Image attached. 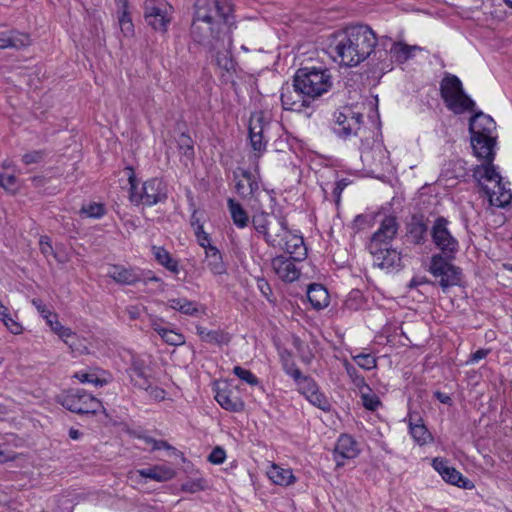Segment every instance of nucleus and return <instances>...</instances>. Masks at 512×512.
I'll use <instances>...</instances> for the list:
<instances>
[{"mask_svg":"<svg viewBox=\"0 0 512 512\" xmlns=\"http://www.w3.org/2000/svg\"><path fill=\"white\" fill-rule=\"evenodd\" d=\"M332 88V77L326 67H300L292 77V83L281 87L280 100L284 110L301 112L317 97Z\"/></svg>","mask_w":512,"mask_h":512,"instance_id":"nucleus-1","label":"nucleus"},{"mask_svg":"<svg viewBox=\"0 0 512 512\" xmlns=\"http://www.w3.org/2000/svg\"><path fill=\"white\" fill-rule=\"evenodd\" d=\"M440 96L446 108L454 114L471 112L468 123L471 147L474 156L480 159V130L475 129L480 110L475 109V101L465 92L461 80L450 73L445 74L440 82Z\"/></svg>","mask_w":512,"mask_h":512,"instance_id":"nucleus-2","label":"nucleus"},{"mask_svg":"<svg viewBox=\"0 0 512 512\" xmlns=\"http://www.w3.org/2000/svg\"><path fill=\"white\" fill-rule=\"evenodd\" d=\"M343 34L334 50L346 67H355L365 61L373 51L372 43H376L375 32L369 25L358 23L347 26Z\"/></svg>","mask_w":512,"mask_h":512,"instance_id":"nucleus-3","label":"nucleus"},{"mask_svg":"<svg viewBox=\"0 0 512 512\" xmlns=\"http://www.w3.org/2000/svg\"><path fill=\"white\" fill-rule=\"evenodd\" d=\"M497 125L494 119L482 112V179L490 184L503 181L498 167L493 164L496 156Z\"/></svg>","mask_w":512,"mask_h":512,"instance_id":"nucleus-4","label":"nucleus"},{"mask_svg":"<svg viewBox=\"0 0 512 512\" xmlns=\"http://www.w3.org/2000/svg\"><path fill=\"white\" fill-rule=\"evenodd\" d=\"M399 223L395 215H385L380 226L369 238L366 249L371 255L382 254L383 248L389 245L397 237Z\"/></svg>","mask_w":512,"mask_h":512,"instance_id":"nucleus-5","label":"nucleus"},{"mask_svg":"<svg viewBox=\"0 0 512 512\" xmlns=\"http://www.w3.org/2000/svg\"><path fill=\"white\" fill-rule=\"evenodd\" d=\"M440 177L446 179H460L463 182L473 180L475 188L480 193V165H475L473 169L467 167L464 159L449 160L443 165Z\"/></svg>","mask_w":512,"mask_h":512,"instance_id":"nucleus-6","label":"nucleus"},{"mask_svg":"<svg viewBox=\"0 0 512 512\" xmlns=\"http://www.w3.org/2000/svg\"><path fill=\"white\" fill-rule=\"evenodd\" d=\"M448 223L445 217H437L430 230L431 239L435 247L440 251L457 253L459 247L458 241L450 233L447 227Z\"/></svg>","mask_w":512,"mask_h":512,"instance_id":"nucleus-7","label":"nucleus"},{"mask_svg":"<svg viewBox=\"0 0 512 512\" xmlns=\"http://www.w3.org/2000/svg\"><path fill=\"white\" fill-rule=\"evenodd\" d=\"M482 193L485 194L489 204L486 208V214H493L494 207L505 208L512 202V191L506 187V183L503 181L492 185L482 184Z\"/></svg>","mask_w":512,"mask_h":512,"instance_id":"nucleus-8","label":"nucleus"},{"mask_svg":"<svg viewBox=\"0 0 512 512\" xmlns=\"http://www.w3.org/2000/svg\"><path fill=\"white\" fill-rule=\"evenodd\" d=\"M432 466L448 484H452L463 489H471L474 487L472 481L464 477L462 473L454 467L450 466L447 459L436 457L432 461Z\"/></svg>","mask_w":512,"mask_h":512,"instance_id":"nucleus-9","label":"nucleus"},{"mask_svg":"<svg viewBox=\"0 0 512 512\" xmlns=\"http://www.w3.org/2000/svg\"><path fill=\"white\" fill-rule=\"evenodd\" d=\"M230 381H223V387L219 381L213 383L212 390L215 392V400L225 410L233 413L243 412L245 402L238 396H232V390L229 388Z\"/></svg>","mask_w":512,"mask_h":512,"instance_id":"nucleus-10","label":"nucleus"},{"mask_svg":"<svg viewBox=\"0 0 512 512\" xmlns=\"http://www.w3.org/2000/svg\"><path fill=\"white\" fill-rule=\"evenodd\" d=\"M429 219L421 212L413 213L405 224V237L413 245H423L427 241Z\"/></svg>","mask_w":512,"mask_h":512,"instance_id":"nucleus-11","label":"nucleus"},{"mask_svg":"<svg viewBox=\"0 0 512 512\" xmlns=\"http://www.w3.org/2000/svg\"><path fill=\"white\" fill-rule=\"evenodd\" d=\"M360 453L358 443L353 436L343 433L339 436L333 449V458L337 467L344 465V461L356 458Z\"/></svg>","mask_w":512,"mask_h":512,"instance_id":"nucleus-12","label":"nucleus"},{"mask_svg":"<svg viewBox=\"0 0 512 512\" xmlns=\"http://www.w3.org/2000/svg\"><path fill=\"white\" fill-rule=\"evenodd\" d=\"M222 23L211 24L208 27L211 40L206 41L208 45V50L210 53H218V50H231L232 49V35L230 28H223Z\"/></svg>","mask_w":512,"mask_h":512,"instance_id":"nucleus-13","label":"nucleus"},{"mask_svg":"<svg viewBox=\"0 0 512 512\" xmlns=\"http://www.w3.org/2000/svg\"><path fill=\"white\" fill-rule=\"evenodd\" d=\"M86 398L85 389L69 388L57 394L55 396V402L63 406L66 410L79 415V413L85 412V410L82 409V404Z\"/></svg>","mask_w":512,"mask_h":512,"instance_id":"nucleus-14","label":"nucleus"},{"mask_svg":"<svg viewBox=\"0 0 512 512\" xmlns=\"http://www.w3.org/2000/svg\"><path fill=\"white\" fill-rule=\"evenodd\" d=\"M506 18L501 0H486L482 3V27L495 29Z\"/></svg>","mask_w":512,"mask_h":512,"instance_id":"nucleus-15","label":"nucleus"},{"mask_svg":"<svg viewBox=\"0 0 512 512\" xmlns=\"http://www.w3.org/2000/svg\"><path fill=\"white\" fill-rule=\"evenodd\" d=\"M290 258L277 255L272 259V267L279 278L285 283H292L300 278L301 271Z\"/></svg>","mask_w":512,"mask_h":512,"instance_id":"nucleus-16","label":"nucleus"},{"mask_svg":"<svg viewBox=\"0 0 512 512\" xmlns=\"http://www.w3.org/2000/svg\"><path fill=\"white\" fill-rule=\"evenodd\" d=\"M144 19L153 30L166 33L171 22V17L159 6H150L145 3Z\"/></svg>","mask_w":512,"mask_h":512,"instance_id":"nucleus-17","label":"nucleus"},{"mask_svg":"<svg viewBox=\"0 0 512 512\" xmlns=\"http://www.w3.org/2000/svg\"><path fill=\"white\" fill-rule=\"evenodd\" d=\"M248 140L252 150L255 152L254 154V171L260 177L259 171V159L266 152L267 148V139L264 136L262 131H257V126H253L252 119L249 120L248 125Z\"/></svg>","mask_w":512,"mask_h":512,"instance_id":"nucleus-18","label":"nucleus"},{"mask_svg":"<svg viewBox=\"0 0 512 512\" xmlns=\"http://www.w3.org/2000/svg\"><path fill=\"white\" fill-rule=\"evenodd\" d=\"M456 258V253L448 251H440L431 256L428 265H424V269L428 271L433 277L438 278L440 274L446 269H452L453 260Z\"/></svg>","mask_w":512,"mask_h":512,"instance_id":"nucleus-19","label":"nucleus"},{"mask_svg":"<svg viewBox=\"0 0 512 512\" xmlns=\"http://www.w3.org/2000/svg\"><path fill=\"white\" fill-rule=\"evenodd\" d=\"M382 248V254L372 255L379 261L377 262V266L381 269L402 270L404 268V264L402 262L401 251L397 250V248H393L392 243Z\"/></svg>","mask_w":512,"mask_h":512,"instance_id":"nucleus-20","label":"nucleus"},{"mask_svg":"<svg viewBox=\"0 0 512 512\" xmlns=\"http://www.w3.org/2000/svg\"><path fill=\"white\" fill-rule=\"evenodd\" d=\"M306 297L311 306L319 311L330 303V295L327 288L320 283H310L307 286Z\"/></svg>","mask_w":512,"mask_h":512,"instance_id":"nucleus-21","label":"nucleus"},{"mask_svg":"<svg viewBox=\"0 0 512 512\" xmlns=\"http://www.w3.org/2000/svg\"><path fill=\"white\" fill-rule=\"evenodd\" d=\"M139 476L156 482H166L176 477V471L166 465L156 464L137 470Z\"/></svg>","mask_w":512,"mask_h":512,"instance_id":"nucleus-22","label":"nucleus"},{"mask_svg":"<svg viewBox=\"0 0 512 512\" xmlns=\"http://www.w3.org/2000/svg\"><path fill=\"white\" fill-rule=\"evenodd\" d=\"M33 188L38 189L42 195L52 196L59 192L61 181L58 178L45 175H34L29 178Z\"/></svg>","mask_w":512,"mask_h":512,"instance_id":"nucleus-23","label":"nucleus"},{"mask_svg":"<svg viewBox=\"0 0 512 512\" xmlns=\"http://www.w3.org/2000/svg\"><path fill=\"white\" fill-rule=\"evenodd\" d=\"M282 249L290 255L288 258L295 262L304 261L308 256V248L302 235L294 234L291 240L285 241Z\"/></svg>","mask_w":512,"mask_h":512,"instance_id":"nucleus-24","label":"nucleus"},{"mask_svg":"<svg viewBox=\"0 0 512 512\" xmlns=\"http://www.w3.org/2000/svg\"><path fill=\"white\" fill-rule=\"evenodd\" d=\"M149 187L150 197L148 199V206H154L158 203H164L168 199V186L167 183L158 177L147 180Z\"/></svg>","mask_w":512,"mask_h":512,"instance_id":"nucleus-25","label":"nucleus"},{"mask_svg":"<svg viewBox=\"0 0 512 512\" xmlns=\"http://www.w3.org/2000/svg\"><path fill=\"white\" fill-rule=\"evenodd\" d=\"M212 2V10H215L217 16L221 19L222 24L226 27L235 25L233 0H210Z\"/></svg>","mask_w":512,"mask_h":512,"instance_id":"nucleus-26","label":"nucleus"},{"mask_svg":"<svg viewBox=\"0 0 512 512\" xmlns=\"http://www.w3.org/2000/svg\"><path fill=\"white\" fill-rule=\"evenodd\" d=\"M350 113H352V107L349 106H345L342 111L334 113L335 124H337L339 128L333 127V131L340 138L347 139L354 134V127L348 121Z\"/></svg>","mask_w":512,"mask_h":512,"instance_id":"nucleus-27","label":"nucleus"},{"mask_svg":"<svg viewBox=\"0 0 512 512\" xmlns=\"http://www.w3.org/2000/svg\"><path fill=\"white\" fill-rule=\"evenodd\" d=\"M108 276L121 285H133L139 282L137 268H126L122 265H113V271Z\"/></svg>","mask_w":512,"mask_h":512,"instance_id":"nucleus-28","label":"nucleus"},{"mask_svg":"<svg viewBox=\"0 0 512 512\" xmlns=\"http://www.w3.org/2000/svg\"><path fill=\"white\" fill-rule=\"evenodd\" d=\"M439 280H435L437 286L441 287L442 291L446 293L449 288L457 285H461L462 269L458 266H453L452 269L444 270Z\"/></svg>","mask_w":512,"mask_h":512,"instance_id":"nucleus-29","label":"nucleus"},{"mask_svg":"<svg viewBox=\"0 0 512 512\" xmlns=\"http://www.w3.org/2000/svg\"><path fill=\"white\" fill-rule=\"evenodd\" d=\"M152 253L154 255L155 260L166 268L168 271L178 274L179 273V262L177 259L173 258L168 250H166L163 246H155L151 247Z\"/></svg>","mask_w":512,"mask_h":512,"instance_id":"nucleus-30","label":"nucleus"},{"mask_svg":"<svg viewBox=\"0 0 512 512\" xmlns=\"http://www.w3.org/2000/svg\"><path fill=\"white\" fill-rule=\"evenodd\" d=\"M227 206L234 225L240 229L247 227L249 216L243 205L234 198H229L227 200Z\"/></svg>","mask_w":512,"mask_h":512,"instance_id":"nucleus-31","label":"nucleus"},{"mask_svg":"<svg viewBox=\"0 0 512 512\" xmlns=\"http://www.w3.org/2000/svg\"><path fill=\"white\" fill-rule=\"evenodd\" d=\"M211 12L212 2L210 0H195L192 15L194 20L204 22L208 25L215 24L216 21Z\"/></svg>","mask_w":512,"mask_h":512,"instance_id":"nucleus-32","label":"nucleus"},{"mask_svg":"<svg viewBox=\"0 0 512 512\" xmlns=\"http://www.w3.org/2000/svg\"><path fill=\"white\" fill-rule=\"evenodd\" d=\"M267 475L273 483L280 486H288L296 480L291 469L281 468L277 464H272Z\"/></svg>","mask_w":512,"mask_h":512,"instance_id":"nucleus-33","label":"nucleus"},{"mask_svg":"<svg viewBox=\"0 0 512 512\" xmlns=\"http://www.w3.org/2000/svg\"><path fill=\"white\" fill-rule=\"evenodd\" d=\"M279 356L284 372L293 380L299 379L302 372L292 360V352L284 348L279 351Z\"/></svg>","mask_w":512,"mask_h":512,"instance_id":"nucleus-34","label":"nucleus"},{"mask_svg":"<svg viewBox=\"0 0 512 512\" xmlns=\"http://www.w3.org/2000/svg\"><path fill=\"white\" fill-rule=\"evenodd\" d=\"M87 398L84 399V402L82 404V409L85 410V412L79 413V415H86V416H95L99 412H102L105 414V416L108 417V413L103 406L102 402L96 398L91 393H88L86 391Z\"/></svg>","mask_w":512,"mask_h":512,"instance_id":"nucleus-35","label":"nucleus"},{"mask_svg":"<svg viewBox=\"0 0 512 512\" xmlns=\"http://www.w3.org/2000/svg\"><path fill=\"white\" fill-rule=\"evenodd\" d=\"M45 320L46 324L51 328V330L64 341H66V338L74 334L70 328L63 326L59 322L58 315L52 311H47V315H45Z\"/></svg>","mask_w":512,"mask_h":512,"instance_id":"nucleus-36","label":"nucleus"},{"mask_svg":"<svg viewBox=\"0 0 512 512\" xmlns=\"http://www.w3.org/2000/svg\"><path fill=\"white\" fill-rule=\"evenodd\" d=\"M107 213V209L104 203L101 202H90L87 205H83L79 211L81 217L100 219Z\"/></svg>","mask_w":512,"mask_h":512,"instance_id":"nucleus-37","label":"nucleus"},{"mask_svg":"<svg viewBox=\"0 0 512 512\" xmlns=\"http://www.w3.org/2000/svg\"><path fill=\"white\" fill-rule=\"evenodd\" d=\"M387 72H390L388 66L385 67L368 60L367 69L364 71L363 75L366 76V80H373V86H376L377 84H379L383 75L386 74Z\"/></svg>","mask_w":512,"mask_h":512,"instance_id":"nucleus-38","label":"nucleus"},{"mask_svg":"<svg viewBox=\"0 0 512 512\" xmlns=\"http://www.w3.org/2000/svg\"><path fill=\"white\" fill-rule=\"evenodd\" d=\"M294 382L298 386L299 393L305 396V398L309 397L313 392H316L317 389H319L315 379L310 375H304L303 373H301L300 378L294 380Z\"/></svg>","mask_w":512,"mask_h":512,"instance_id":"nucleus-39","label":"nucleus"},{"mask_svg":"<svg viewBox=\"0 0 512 512\" xmlns=\"http://www.w3.org/2000/svg\"><path fill=\"white\" fill-rule=\"evenodd\" d=\"M409 433L414 441L420 446H423L433 440L431 432L428 430L424 423H421V425L411 426Z\"/></svg>","mask_w":512,"mask_h":512,"instance_id":"nucleus-40","label":"nucleus"},{"mask_svg":"<svg viewBox=\"0 0 512 512\" xmlns=\"http://www.w3.org/2000/svg\"><path fill=\"white\" fill-rule=\"evenodd\" d=\"M413 57L414 53L411 52L410 45L407 43L398 41L396 45H392V58L398 64H403Z\"/></svg>","mask_w":512,"mask_h":512,"instance_id":"nucleus-41","label":"nucleus"},{"mask_svg":"<svg viewBox=\"0 0 512 512\" xmlns=\"http://www.w3.org/2000/svg\"><path fill=\"white\" fill-rule=\"evenodd\" d=\"M381 214V211H378L376 213H365V214H358L355 216L354 220L351 223V228L353 229L354 233H358L362 229L365 228V226H373L376 222V218Z\"/></svg>","mask_w":512,"mask_h":512,"instance_id":"nucleus-42","label":"nucleus"},{"mask_svg":"<svg viewBox=\"0 0 512 512\" xmlns=\"http://www.w3.org/2000/svg\"><path fill=\"white\" fill-rule=\"evenodd\" d=\"M177 146L180 152L189 160L194 159L195 157V150H194V141L190 137V135L183 131L179 135L177 139Z\"/></svg>","mask_w":512,"mask_h":512,"instance_id":"nucleus-43","label":"nucleus"},{"mask_svg":"<svg viewBox=\"0 0 512 512\" xmlns=\"http://www.w3.org/2000/svg\"><path fill=\"white\" fill-rule=\"evenodd\" d=\"M292 344L297 350L301 361L305 364H310L315 357L310 347L296 334H292Z\"/></svg>","mask_w":512,"mask_h":512,"instance_id":"nucleus-44","label":"nucleus"},{"mask_svg":"<svg viewBox=\"0 0 512 512\" xmlns=\"http://www.w3.org/2000/svg\"><path fill=\"white\" fill-rule=\"evenodd\" d=\"M344 367L347 375L351 379L352 383L359 389L366 388L367 391L372 392V388L366 383L364 376L359 374L358 370L354 365L349 363L347 360L344 361Z\"/></svg>","mask_w":512,"mask_h":512,"instance_id":"nucleus-45","label":"nucleus"},{"mask_svg":"<svg viewBox=\"0 0 512 512\" xmlns=\"http://www.w3.org/2000/svg\"><path fill=\"white\" fill-rule=\"evenodd\" d=\"M366 60L373 61L385 67L388 66L390 71L393 69L394 58H392L390 51H384L375 47Z\"/></svg>","mask_w":512,"mask_h":512,"instance_id":"nucleus-46","label":"nucleus"},{"mask_svg":"<svg viewBox=\"0 0 512 512\" xmlns=\"http://www.w3.org/2000/svg\"><path fill=\"white\" fill-rule=\"evenodd\" d=\"M117 14H118V22H119L122 34L127 38L134 37L135 29H134V24H133V21L131 18L130 11L123 10V11L117 12Z\"/></svg>","mask_w":512,"mask_h":512,"instance_id":"nucleus-47","label":"nucleus"},{"mask_svg":"<svg viewBox=\"0 0 512 512\" xmlns=\"http://www.w3.org/2000/svg\"><path fill=\"white\" fill-rule=\"evenodd\" d=\"M365 303L366 299L359 289H352L344 302L345 307L351 311L362 309Z\"/></svg>","mask_w":512,"mask_h":512,"instance_id":"nucleus-48","label":"nucleus"},{"mask_svg":"<svg viewBox=\"0 0 512 512\" xmlns=\"http://www.w3.org/2000/svg\"><path fill=\"white\" fill-rule=\"evenodd\" d=\"M159 336L162 340L171 346H181L185 344V336L182 333L176 332L174 329H159Z\"/></svg>","mask_w":512,"mask_h":512,"instance_id":"nucleus-49","label":"nucleus"},{"mask_svg":"<svg viewBox=\"0 0 512 512\" xmlns=\"http://www.w3.org/2000/svg\"><path fill=\"white\" fill-rule=\"evenodd\" d=\"M31 45V37L28 33L10 30V48L20 50Z\"/></svg>","mask_w":512,"mask_h":512,"instance_id":"nucleus-50","label":"nucleus"},{"mask_svg":"<svg viewBox=\"0 0 512 512\" xmlns=\"http://www.w3.org/2000/svg\"><path fill=\"white\" fill-rule=\"evenodd\" d=\"M232 335L224 330H209L206 334V343L216 344L218 346L228 345Z\"/></svg>","mask_w":512,"mask_h":512,"instance_id":"nucleus-51","label":"nucleus"},{"mask_svg":"<svg viewBox=\"0 0 512 512\" xmlns=\"http://www.w3.org/2000/svg\"><path fill=\"white\" fill-rule=\"evenodd\" d=\"M72 378L79 380L81 383L93 384L96 387H103L108 384V380L99 378L97 374L87 371L75 372Z\"/></svg>","mask_w":512,"mask_h":512,"instance_id":"nucleus-52","label":"nucleus"},{"mask_svg":"<svg viewBox=\"0 0 512 512\" xmlns=\"http://www.w3.org/2000/svg\"><path fill=\"white\" fill-rule=\"evenodd\" d=\"M200 21L194 20L192 17V23L190 26V36L193 42L199 45H205L208 39V29H204L200 24Z\"/></svg>","mask_w":512,"mask_h":512,"instance_id":"nucleus-53","label":"nucleus"},{"mask_svg":"<svg viewBox=\"0 0 512 512\" xmlns=\"http://www.w3.org/2000/svg\"><path fill=\"white\" fill-rule=\"evenodd\" d=\"M233 374L250 386H257L260 383L258 377L251 370L245 369L242 366H234Z\"/></svg>","mask_w":512,"mask_h":512,"instance_id":"nucleus-54","label":"nucleus"},{"mask_svg":"<svg viewBox=\"0 0 512 512\" xmlns=\"http://www.w3.org/2000/svg\"><path fill=\"white\" fill-rule=\"evenodd\" d=\"M313 406L321 409L324 412H329L331 410V404L328 398L324 393L317 389L316 392H313L309 397L306 398Z\"/></svg>","mask_w":512,"mask_h":512,"instance_id":"nucleus-55","label":"nucleus"},{"mask_svg":"<svg viewBox=\"0 0 512 512\" xmlns=\"http://www.w3.org/2000/svg\"><path fill=\"white\" fill-rule=\"evenodd\" d=\"M208 488V482L205 478L199 477L197 479L188 480L181 485V491L185 493H196L204 491Z\"/></svg>","mask_w":512,"mask_h":512,"instance_id":"nucleus-56","label":"nucleus"},{"mask_svg":"<svg viewBox=\"0 0 512 512\" xmlns=\"http://www.w3.org/2000/svg\"><path fill=\"white\" fill-rule=\"evenodd\" d=\"M267 215L268 214L265 211H261V213L259 215H256L253 217L252 223H253L255 230L258 233L263 234L265 241L268 244H270V241H269L270 235L268 233V221L266 219Z\"/></svg>","mask_w":512,"mask_h":512,"instance_id":"nucleus-57","label":"nucleus"},{"mask_svg":"<svg viewBox=\"0 0 512 512\" xmlns=\"http://www.w3.org/2000/svg\"><path fill=\"white\" fill-rule=\"evenodd\" d=\"M226 54L222 53V50H218V53H212L216 58L217 65L229 72L234 69L236 62L233 59L231 50H226Z\"/></svg>","mask_w":512,"mask_h":512,"instance_id":"nucleus-58","label":"nucleus"},{"mask_svg":"<svg viewBox=\"0 0 512 512\" xmlns=\"http://www.w3.org/2000/svg\"><path fill=\"white\" fill-rule=\"evenodd\" d=\"M0 187L6 192L15 195L19 191L18 179L15 175H5L0 172Z\"/></svg>","mask_w":512,"mask_h":512,"instance_id":"nucleus-59","label":"nucleus"},{"mask_svg":"<svg viewBox=\"0 0 512 512\" xmlns=\"http://www.w3.org/2000/svg\"><path fill=\"white\" fill-rule=\"evenodd\" d=\"M146 369V362L141 359L140 357H132L131 358V364L126 369V372L132 377V374L136 375L139 378H145L148 376L145 373Z\"/></svg>","mask_w":512,"mask_h":512,"instance_id":"nucleus-60","label":"nucleus"},{"mask_svg":"<svg viewBox=\"0 0 512 512\" xmlns=\"http://www.w3.org/2000/svg\"><path fill=\"white\" fill-rule=\"evenodd\" d=\"M207 266L214 275H222L227 272L226 264L223 261V255H217L206 258Z\"/></svg>","mask_w":512,"mask_h":512,"instance_id":"nucleus-61","label":"nucleus"},{"mask_svg":"<svg viewBox=\"0 0 512 512\" xmlns=\"http://www.w3.org/2000/svg\"><path fill=\"white\" fill-rule=\"evenodd\" d=\"M361 400L363 407L371 412L376 411L382 405L380 398L376 394L369 391L366 393H361Z\"/></svg>","mask_w":512,"mask_h":512,"instance_id":"nucleus-62","label":"nucleus"},{"mask_svg":"<svg viewBox=\"0 0 512 512\" xmlns=\"http://www.w3.org/2000/svg\"><path fill=\"white\" fill-rule=\"evenodd\" d=\"M352 359L364 370L369 371L377 368V358L372 357L370 354L360 353L352 356Z\"/></svg>","mask_w":512,"mask_h":512,"instance_id":"nucleus-63","label":"nucleus"},{"mask_svg":"<svg viewBox=\"0 0 512 512\" xmlns=\"http://www.w3.org/2000/svg\"><path fill=\"white\" fill-rule=\"evenodd\" d=\"M47 155L48 152L45 149L33 150L25 153L21 160L25 165L37 164L42 162L47 157Z\"/></svg>","mask_w":512,"mask_h":512,"instance_id":"nucleus-64","label":"nucleus"}]
</instances>
